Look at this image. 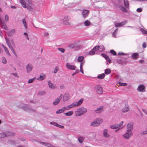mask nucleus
<instances>
[{"mask_svg": "<svg viewBox=\"0 0 147 147\" xmlns=\"http://www.w3.org/2000/svg\"><path fill=\"white\" fill-rule=\"evenodd\" d=\"M87 111L86 109L84 107L79 108L75 112V114L76 116H79L84 114Z\"/></svg>", "mask_w": 147, "mask_h": 147, "instance_id": "obj_1", "label": "nucleus"}, {"mask_svg": "<svg viewBox=\"0 0 147 147\" xmlns=\"http://www.w3.org/2000/svg\"><path fill=\"white\" fill-rule=\"evenodd\" d=\"M103 121V120L100 118L94 120L91 124V126L96 127L99 126Z\"/></svg>", "mask_w": 147, "mask_h": 147, "instance_id": "obj_2", "label": "nucleus"}, {"mask_svg": "<svg viewBox=\"0 0 147 147\" xmlns=\"http://www.w3.org/2000/svg\"><path fill=\"white\" fill-rule=\"evenodd\" d=\"M26 1L27 0H20V2L23 7L26 8L29 11H32L33 9V8L30 6L26 5L25 1Z\"/></svg>", "mask_w": 147, "mask_h": 147, "instance_id": "obj_3", "label": "nucleus"}, {"mask_svg": "<svg viewBox=\"0 0 147 147\" xmlns=\"http://www.w3.org/2000/svg\"><path fill=\"white\" fill-rule=\"evenodd\" d=\"M83 99H81L78 102H74L72 104H71V107L72 108L75 107L79 105H80L83 102Z\"/></svg>", "mask_w": 147, "mask_h": 147, "instance_id": "obj_4", "label": "nucleus"}, {"mask_svg": "<svg viewBox=\"0 0 147 147\" xmlns=\"http://www.w3.org/2000/svg\"><path fill=\"white\" fill-rule=\"evenodd\" d=\"M133 135V133L132 132L127 131L126 133L123 135V136L126 139H128Z\"/></svg>", "mask_w": 147, "mask_h": 147, "instance_id": "obj_5", "label": "nucleus"}, {"mask_svg": "<svg viewBox=\"0 0 147 147\" xmlns=\"http://www.w3.org/2000/svg\"><path fill=\"white\" fill-rule=\"evenodd\" d=\"M95 90L98 94H101L103 92L102 88L100 85H97L95 87Z\"/></svg>", "mask_w": 147, "mask_h": 147, "instance_id": "obj_6", "label": "nucleus"}, {"mask_svg": "<svg viewBox=\"0 0 147 147\" xmlns=\"http://www.w3.org/2000/svg\"><path fill=\"white\" fill-rule=\"evenodd\" d=\"M123 121H121L119 124H115L114 125H110V127L112 129H115L121 127L123 125Z\"/></svg>", "mask_w": 147, "mask_h": 147, "instance_id": "obj_7", "label": "nucleus"}, {"mask_svg": "<svg viewBox=\"0 0 147 147\" xmlns=\"http://www.w3.org/2000/svg\"><path fill=\"white\" fill-rule=\"evenodd\" d=\"M127 21V20L123 21L120 23H117L115 22L114 24L116 27H121L123 25L125 24Z\"/></svg>", "mask_w": 147, "mask_h": 147, "instance_id": "obj_8", "label": "nucleus"}, {"mask_svg": "<svg viewBox=\"0 0 147 147\" xmlns=\"http://www.w3.org/2000/svg\"><path fill=\"white\" fill-rule=\"evenodd\" d=\"M99 47H95L88 53V55H93L95 54V52L98 49Z\"/></svg>", "mask_w": 147, "mask_h": 147, "instance_id": "obj_9", "label": "nucleus"}, {"mask_svg": "<svg viewBox=\"0 0 147 147\" xmlns=\"http://www.w3.org/2000/svg\"><path fill=\"white\" fill-rule=\"evenodd\" d=\"M69 18L68 16L64 17L63 19V23L65 25H69L70 24V23L69 22Z\"/></svg>", "mask_w": 147, "mask_h": 147, "instance_id": "obj_10", "label": "nucleus"}, {"mask_svg": "<svg viewBox=\"0 0 147 147\" xmlns=\"http://www.w3.org/2000/svg\"><path fill=\"white\" fill-rule=\"evenodd\" d=\"M0 24L2 28H3L6 30H7V27L3 20L0 19Z\"/></svg>", "mask_w": 147, "mask_h": 147, "instance_id": "obj_11", "label": "nucleus"}, {"mask_svg": "<svg viewBox=\"0 0 147 147\" xmlns=\"http://www.w3.org/2000/svg\"><path fill=\"white\" fill-rule=\"evenodd\" d=\"M33 68L32 65L30 64H28L26 66V70L28 73L30 72Z\"/></svg>", "mask_w": 147, "mask_h": 147, "instance_id": "obj_12", "label": "nucleus"}, {"mask_svg": "<svg viewBox=\"0 0 147 147\" xmlns=\"http://www.w3.org/2000/svg\"><path fill=\"white\" fill-rule=\"evenodd\" d=\"M66 66L68 69L72 70H74L76 68V67L75 66L71 65L69 63H66Z\"/></svg>", "mask_w": 147, "mask_h": 147, "instance_id": "obj_13", "label": "nucleus"}, {"mask_svg": "<svg viewBox=\"0 0 147 147\" xmlns=\"http://www.w3.org/2000/svg\"><path fill=\"white\" fill-rule=\"evenodd\" d=\"M89 11L88 10L84 9L82 12V15L84 18H85L87 17L89 14Z\"/></svg>", "mask_w": 147, "mask_h": 147, "instance_id": "obj_14", "label": "nucleus"}, {"mask_svg": "<svg viewBox=\"0 0 147 147\" xmlns=\"http://www.w3.org/2000/svg\"><path fill=\"white\" fill-rule=\"evenodd\" d=\"M63 97V94H61L60 95L59 97L55 99V100L53 102V104L55 105H56L58 104L60 102L61 99Z\"/></svg>", "mask_w": 147, "mask_h": 147, "instance_id": "obj_15", "label": "nucleus"}, {"mask_svg": "<svg viewBox=\"0 0 147 147\" xmlns=\"http://www.w3.org/2000/svg\"><path fill=\"white\" fill-rule=\"evenodd\" d=\"M137 90L139 92H144L145 91V87L143 85H139L138 87Z\"/></svg>", "mask_w": 147, "mask_h": 147, "instance_id": "obj_16", "label": "nucleus"}, {"mask_svg": "<svg viewBox=\"0 0 147 147\" xmlns=\"http://www.w3.org/2000/svg\"><path fill=\"white\" fill-rule=\"evenodd\" d=\"M46 78L45 74L41 73L40 74L39 77L37 79V80L38 81H42L44 80Z\"/></svg>", "mask_w": 147, "mask_h": 147, "instance_id": "obj_17", "label": "nucleus"}, {"mask_svg": "<svg viewBox=\"0 0 147 147\" xmlns=\"http://www.w3.org/2000/svg\"><path fill=\"white\" fill-rule=\"evenodd\" d=\"M70 98V95L69 94H65L63 97V100L65 102L68 100Z\"/></svg>", "mask_w": 147, "mask_h": 147, "instance_id": "obj_18", "label": "nucleus"}, {"mask_svg": "<svg viewBox=\"0 0 147 147\" xmlns=\"http://www.w3.org/2000/svg\"><path fill=\"white\" fill-rule=\"evenodd\" d=\"M48 84L49 87L51 89H53L56 88V86L52 83L50 81L48 82Z\"/></svg>", "mask_w": 147, "mask_h": 147, "instance_id": "obj_19", "label": "nucleus"}, {"mask_svg": "<svg viewBox=\"0 0 147 147\" xmlns=\"http://www.w3.org/2000/svg\"><path fill=\"white\" fill-rule=\"evenodd\" d=\"M133 129V125L131 123H129L127 125V131L131 132V130Z\"/></svg>", "mask_w": 147, "mask_h": 147, "instance_id": "obj_20", "label": "nucleus"}, {"mask_svg": "<svg viewBox=\"0 0 147 147\" xmlns=\"http://www.w3.org/2000/svg\"><path fill=\"white\" fill-rule=\"evenodd\" d=\"M15 32V30L14 29L11 30L10 31L7 33V35L9 36H11L14 35Z\"/></svg>", "mask_w": 147, "mask_h": 147, "instance_id": "obj_21", "label": "nucleus"}, {"mask_svg": "<svg viewBox=\"0 0 147 147\" xmlns=\"http://www.w3.org/2000/svg\"><path fill=\"white\" fill-rule=\"evenodd\" d=\"M130 110L129 108L127 105H125L122 109V112L123 113H126L129 111Z\"/></svg>", "mask_w": 147, "mask_h": 147, "instance_id": "obj_22", "label": "nucleus"}, {"mask_svg": "<svg viewBox=\"0 0 147 147\" xmlns=\"http://www.w3.org/2000/svg\"><path fill=\"white\" fill-rule=\"evenodd\" d=\"M108 130L107 129H105L103 131V135L105 137H110V135L108 133Z\"/></svg>", "mask_w": 147, "mask_h": 147, "instance_id": "obj_23", "label": "nucleus"}, {"mask_svg": "<svg viewBox=\"0 0 147 147\" xmlns=\"http://www.w3.org/2000/svg\"><path fill=\"white\" fill-rule=\"evenodd\" d=\"M5 137L8 136H14L15 135V134L10 131H7L4 132Z\"/></svg>", "mask_w": 147, "mask_h": 147, "instance_id": "obj_24", "label": "nucleus"}, {"mask_svg": "<svg viewBox=\"0 0 147 147\" xmlns=\"http://www.w3.org/2000/svg\"><path fill=\"white\" fill-rule=\"evenodd\" d=\"M2 47L3 48L4 51L6 54L8 56H11V54L9 52L8 49V48L5 46L4 45H2Z\"/></svg>", "mask_w": 147, "mask_h": 147, "instance_id": "obj_25", "label": "nucleus"}, {"mask_svg": "<svg viewBox=\"0 0 147 147\" xmlns=\"http://www.w3.org/2000/svg\"><path fill=\"white\" fill-rule=\"evenodd\" d=\"M103 111V107H101L98 108L97 109L95 110V112L96 113H100Z\"/></svg>", "mask_w": 147, "mask_h": 147, "instance_id": "obj_26", "label": "nucleus"}, {"mask_svg": "<svg viewBox=\"0 0 147 147\" xmlns=\"http://www.w3.org/2000/svg\"><path fill=\"white\" fill-rule=\"evenodd\" d=\"M9 48L11 49V51L13 53V54L15 55L16 56L17 54L16 53V52L14 50L13 47L11 45V44H10L8 45H7Z\"/></svg>", "mask_w": 147, "mask_h": 147, "instance_id": "obj_27", "label": "nucleus"}, {"mask_svg": "<svg viewBox=\"0 0 147 147\" xmlns=\"http://www.w3.org/2000/svg\"><path fill=\"white\" fill-rule=\"evenodd\" d=\"M65 110V107H63L61 109H59L58 110H57L56 112V113L57 114H60L64 112V111Z\"/></svg>", "mask_w": 147, "mask_h": 147, "instance_id": "obj_28", "label": "nucleus"}, {"mask_svg": "<svg viewBox=\"0 0 147 147\" xmlns=\"http://www.w3.org/2000/svg\"><path fill=\"white\" fill-rule=\"evenodd\" d=\"M120 9L123 12L126 13L127 12V9L124 7L121 6V5H118Z\"/></svg>", "mask_w": 147, "mask_h": 147, "instance_id": "obj_29", "label": "nucleus"}, {"mask_svg": "<svg viewBox=\"0 0 147 147\" xmlns=\"http://www.w3.org/2000/svg\"><path fill=\"white\" fill-rule=\"evenodd\" d=\"M132 56L133 58L135 59H138L139 57L138 54L137 53H135L132 54Z\"/></svg>", "mask_w": 147, "mask_h": 147, "instance_id": "obj_30", "label": "nucleus"}, {"mask_svg": "<svg viewBox=\"0 0 147 147\" xmlns=\"http://www.w3.org/2000/svg\"><path fill=\"white\" fill-rule=\"evenodd\" d=\"M105 76V74L104 73H103L98 75L97 77V78L99 79H102L104 78Z\"/></svg>", "mask_w": 147, "mask_h": 147, "instance_id": "obj_31", "label": "nucleus"}, {"mask_svg": "<svg viewBox=\"0 0 147 147\" xmlns=\"http://www.w3.org/2000/svg\"><path fill=\"white\" fill-rule=\"evenodd\" d=\"M84 24L86 26H88L90 25L91 23L89 21L86 20L84 22Z\"/></svg>", "mask_w": 147, "mask_h": 147, "instance_id": "obj_32", "label": "nucleus"}, {"mask_svg": "<svg viewBox=\"0 0 147 147\" xmlns=\"http://www.w3.org/2000/svg\"><path fill=\"white\" fill-rule=\"evenodd\" d=\"M124 3L125 7L127 8H129V4L127 0H124Z\"/></svg>", "mask_w": 147, "mask_h": 147, "instance_id": "obj_33", "label": "nucleus"}, {"mask_svg": "<svg viewBox=\"0 0 147 147\" xmlns=\"http://www.w3.org/2000/svg\"><path fill=\"white\" fill-rule=\"evenodd\" d=\"M96 47H99L98 48V49L99 50V51H101V52L105 50V48H104V47L103 46V45H102V46H96Z\"/></svg>", "mask_w": 147, "mask_h": 147, "instance_id": "obj_34", "label": "nucleus"}, {"mask_svg": "<svg viewBox=\"0 0 147 147\" xmlns=\"http://www.w3.org/2000/svg\"><path fill=\"white\" fill-rule=\"evenodd\" d=\"M73 113V111H70L65 113V114L66 116H71Z\"/></svg>", "mask_w": 147, "mask_h": 147, "instance_id": "obj_35", "label": "nucleus"}, {"mask_svg": "<svg viewBox=\"0 0 147 147\" xmlns=\"http://www.w3.org/2000/svg\"><path fill=\"white\" fill-rule=\"evenodd\" d=\"M84 139V137L80 136L78 138V140L80 143H82L83 142Z\"/></svg>", "mask_w": 147, "mask_h": 147, "instance_id": "obj_36", "label": "nucleus"}, {"mask_svg": "<svg viewBox=\"0 0 147 147\" xmlns=\"http://www.w3.org/2000/svg\"><path fill=\"white\" fill-rule=\"evenodd\" d=\"M111 72V70L109 69H107L105 70V73L107 75L109 74Z\"/></svg>", "mask_w": 147, "mask_h": 147, "instance_id": "obj_37", "label": "nucleus"}, {"mask_svg": "<svg viewBox=\"0 0 147 147\" xmlns=\"http://www.w3.org/2000/svg\"><path fill=\"white\" fill-rule=\"evenodd\" d=\"M23 109L26 111H28L31 110V109L27 105H26L23 108Z\"/></svg>", "mask_w": 147, "mask_h": 147, "instance_id": "obj_38", "label": "nucleus"}, {"mask_svg": "<svg viewBox=\"0 0 147 147\" xmlns=\"http://www.w3.org/2000/svg\"><path fill=\"white\" fill-rule=\"evenodd\" d=\"M118 28H117L115 31L113 32L112 35L113 37H116V34L117 33L118 31Z\"/></svg>", "mask_w": 147, "mask_h": 147, "instance_id": "obj_39", "label": "nucleus"}, {"mask_svg": "<svg viewBox=\"0 0 147 147\" xmlns=\"http://www.w3.org/2000/svg\"><path fill=\"white\" fill-rule=\"evenodd\" d=\"M84 59L83 56H79L78 58V61L80 62H82Z\"/></svg>", "mask_w": 147, "mask_h": 147, "instance_id": "obj_40", "label": "nucleus"}, {"mask_svg": "<svg viewBox=\"0 0 147 147\" xmlns=\"http://www.w3.org/2000/svg\"><path fill=\"white\" fill-rule=\"evenodd\" d=\"M140 30L143 34H147V30L146 29H143L142 28H141L140 29Z\"/></svg>", "mask_w": 147, "mask_h": 147, "instance_id": "obj_41", "label": "nucleus"}, {"mask_svg": "<svg viewBox=\"0 0 147 147\" xmlns=\"http://www.w3.org/2000/svg\"><path fill=\"white\" fill-rule=\"evenodd\" d=\"M22 22L24 24V26L26 29H27V26L26 24V20L25 19H23L22 21Z\"/></svg>", "mask_w": 147, "mask_h": 147, "instance_id": "obj_42", "label": "nucleus"}, {"mask_svg": "<svg viewBox=\"0 0 147 147\" xmlns=\"http://www.w3.org/2000/svg\"><path fill=\"white\" fill-rule=\"evenodd\" d=\"M107 61V65H108L109 64L111 63V61L110 58L108 57L106 59Z\"/></svg>", "mask_w": 147, "mask_h": 147, "instance_id": "obj_43", "label": "nucleus"}, {"mask_svg": "<svg viewBox=\"0 0 147 147\" xmlns=\"http://www.w3.org/2000/svg\"><path fill=\"white\" fill-rule=\"evenodd\" d=\"M75 48L77 49H80L81 48V46L80 45L78 44L76 42H75Z\"/></svg>", "mask_w": 147, "mask_h": 147, "instance_id": "obj_44", "label": "nucleus"}, {"mask_svg": "<svg viewBox=\"0 0 147 147\" xmlns=\"http://www.w3.org/2000/svg\"><path fill=\"white\" fill-rule=\"evenodd\" d=\"M2 62L4 64H6L7 63V61L5 58L2 57Z\"/></svg>", "mask_w": 147, "mask_h": 147, "instance_id": "obj_45", "label": "nucleus"}, {"mask_svg": "<svg viewBox=\"0 0 147 147\" xmlns=\"http://www.w3.org/2000/svg\"><path fill=\"white\" fill-rule=\"evenodd\" d=\"M45 94V92L43 91H40L38 93V94L40 96H44Z\"/></svg>", "mask_w": 147, "mask_h": 147, "instance_id": "obj_46", "label": "nucleus"}, {"mask_svg": "<svg viewBox=\"0 0 147 147\" xmlns=\"http://www.w3.org/2000/svg\"><path fill=\"white\" fill-rule=\"evenodd\" d=\"M5 40L7 44V45L10 44H11V42L9 41V39L7 37L5 38Z\"/></svg>", "mask_w": 147, "mask_h": 147, "instance_id": "obj_47", "label": "nucleus"}, {"mask_svg": "<svg viewBox=\"0 0 147 147\" xmlns=\"http://www.w3.org/2000/svg\"><path fill=\"white\" fill-rule=\"evenodd\" d=\"M59 70V68L58 66H56L54 70L53 73L55 74Z\"/></svg>", "mask_w": 147, "mask_h": 147, "instance_id": "obj_48", "label": "nucleus"}, {"mask_svg": "<svg viewBox=\"0 0 147 147\" xmlns=\"http://www.w3.org/2000/svg\"><path fill=\"white\" fill-rule=\"evenodd\" d=\"M69 47L70 48H75V42L70 44L69 45Z\"/></svg>", "mask_w": 147, "mask_h": 147, "instance_id": "obj_49", "label": "nucleus"}, {"mask_svg": "<svg viewBox=\"0 0 147 147\" xmlns=\"http://www.w3.org/2000/svg\"><path fill=\"white\" fill-rule=\"evenodd\" d=\"M58 49L62 53H64L65 52V50L63 48H58Z\"/></svg>", "mask_w": 147, "mask_h": 147, "instance_id": "obj_50", "label": "nucleus"}, {"mask_svg": "<svg viewBox=\"0 0 147 147\" xmlns=\"http://www.w3.org/2000/svg\"><path fill=\"white\" fill-rule=\"evenodd\" d=\"M117 62L120 64H121L122 65H125L126 64V63H123V61L121 60H119L118 61H117Z\"/></svg>", "mask_w": 147, "mask_h": 147, "instance_id": "obj_51", "label": "nucleus"}, {"mask_svg": "<svg viewBox=\"0 0 147 147\" xmlns=\"http://www.w3.org/2000/svg\"><path fill=\"white\" fill-rule=\"evenodd\" d=\"M119 85L121 86H125L127 85V84L126 83H125L119 82Z\"/></svg>", "mask_w": 147, "mask_h": 147, "instance_id": "obj_52", "label": "nucleus"}, {"mask_svg": "<svg viewBox=\"0 0 147 147\" xmlns=\"http://www.w3.org/2000/svg\"><path fill=\"white\" fill-rule=\"evenodd\" d=\"M110 53H112L113 55H116V53L115 51H114L113 50H110Z\"/></svg>", "mask_w": 147, "mask_h": 147, "instance_id": "obj_53", "label": "nucleus"}, {"mask_svg": "<svg viewBox=\"0 0 147 147\" xmlns=\"http://www.w3.org/2000/svg\"><path fill=\"white\" fill-rule=\"evenodd\" d=\"M35 79V78H34L31 79H30L28 80V82L29 83H31L33 82L34 79Z\"/></svg>", "mask_w": 147, "mask_h": 147, "instance_id": "obj_54", "label": "nucleus"}, {"mask_svg": "<svg viewBox=\"0 0 147 147\" xmlns=\"http://www.w3.org/2000/svg\"><path fill=\"white\" fill-rule=\"evenodd\" d=\"M72 108L71 107V105H70L65 107V109L67 110H69Z\"/></svg>", "mask_w": 147, "mask_h": 147, "instance_id": "obj_55", "label": "nucleus"}, {"mask_svg": "<svg viewBox=\"0 0 147 147\" xmlns=\"http://www.w3.org/2000/svg\"><path fill=\"white\" fill-rule=\"evenodd\" d=\"M5 133H2L0 134V138H3L5 137Z\"/></svg>", "mask_w": 147, "mask_h": 147, "instance_id": "obj_56", "label": "nucleus"}, {"mask_svg": "<svg viewBox=\"0 0 147 147\" xmlns=\"http://www.w3.org/2000/svg\"><path fill=\"white\" fill-rule=\"evenodd\" d=\"M5 20L7 21L9 20V17L7 15H5Z\"/></svg>", "mask_w": 147, "mask_h": 147, "instance_id": "obj_57", "label": "nucleus"}, {"mask_svg": "<svg viewBox=\"0 0 147 147\" xmlns=\"http://www.w3.org/2000/svg\"><path fill=\"white\" fill-rule=\"evenodd\" d=\"M142 11V9L141 8H138L137 9V11L138 12H141Z\"/></svg>", "mask_w": 147, "mask_h": 147, "instance_id": "obj_58", "label": "nucleus"}, {"mask_svg": "<svg viewBox=\"0 0 147 147\" xmlns=\"http://www.w3.org/2000/svg\"><path fill=\"white\" fill-rule=\"evenodd\" d=\"M50 123L52 125H54L57 126V125H58V123H56L55 122H51Z\"/></svg>", "mask_w": 147, "mask_h": 147, "instance_id": "obj_59", "label": "nucleus"}, {"mask_svg": "<svg viewBox=\"0 0 147 147\" xmlns=\"http://www.w3.org/2000/svg\"><path fill=\"white\" fill-rule=\"evenodd\" d=\"M40 143L42 144H44L45 145H46L47 146L49 147H51V144H46L42 142H40Z\"/></svg>", "mask_w": 147, "mask_h": 147, "instance_id": "obj_60", "label": "nucleus"}, {"mask_svg": "<svg viewBox=\"0 0 147 147\" xmlns=\"http://www.w3.org/2000/svg\"><path fill=\"white\" fill-rule=\"evenodd\" d=\"M141 134L142 135L147 134V130L143 131V132H142Z\"/></svg>", "mask_w": 147, "mask_h": 147, "instance_id": "obj_61", "label": "nucleus"}, {"mask_svg": "<svg viewBox=\"0 0 147 147\" xmlns=\"http://www.w3.org/2000/svg\"><path fill=\"white\" fill-rule=\"evenodd\" d=\"M57 127H60L61 128H64V126H63V125H60L59 124H58V125H57Z\"/></svg>", "mask_w": 147, "mask_h": 147, "instance_id": "obj_62", "label": "nucleus"}, {"mask_svg": "<svg viewBox=\"0 0 147 147\" xmlns=\"http://www.w3.org/2000/svg\"><path fill=\"white\" fill-rule=\"evenodd\" d=\"M102 56L104 57L105 59L107 58L108 56L106 54H102Z\"/></svg>", "mask_w": 147, "mask_h": 147, "instance_id": "obj_63", "label": "nucleus"}, {"mask_svg": "<svg viewBox=\"0 0 147 147\" xmlns=\"http://www.w3.org/2000/svg\"><path fill=\"white\" fill-rule=\"evenodd\" d=\"M142 111L144 113L147 115V110L144 109H142Z\"/></svg>", "mask_w": 147, "mask_h": 147, "instance_id": "obj_64", "label": "nucleus"}]
</instances>
